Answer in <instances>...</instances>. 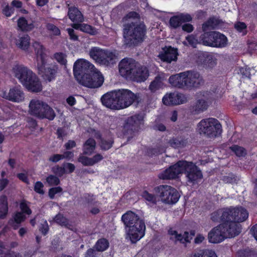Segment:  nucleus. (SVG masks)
<instances>
[{"label":"nucleus","instance_id":"f257e3e1","mask_svg":"<svg viewBox=\"0 0 257 257\" xmlns=\"http://www.w3.org/2000/svg\"><path fill=\"white\" fill-rule=\"evenodd\" d=\"M183 173H185L188 181L193 184L198 183L203 178L199 168L192 162L186 161H178L161 173L159 178L163 180L175 179Z\"/></svg>","mask_w":257,"mask_h":257},{"label":"nucleus","instance_id":"f03ea898","mask_svg":"<svg viewBox=\"0 0 257 257\" xmlns=\"http://www.w3.org/2000/svg\"><path fill=\"white\" fill-rule=\"evenodd\" d=\"M138 17L136 12H130L123 19V37L126 44H137L143 41L145 35V27L134 20Z\"/></svg>","mask_w":257,"mask_h":257},{"label":"nucleus","instance_id":"7ed1b4c3","mask_svg":"<svg viewBox=\"0 0 257 257\" xmlns=\"http://www.w3.org/2000/svg\"><path fill=\"white\" fill-rule=\"evenodd\" d=\"M118 68L122 77L137 82L145 81L149 76L147 68L132 58L122 59L118 64Z\"/></svg>","mask_w":257,"mask_h":257},{"label":"nucleus","instance_id":"20e7f679","mask_svg":"<svg viewBox=\"0 0 257 257\" xmlns=\"http://www.w3.org/2000/svg\"><path fill=\"white\" fill-rule=\"evenodd\" d=\"M248 216L247 210L242 207H229L222 208L213 212L211 215V218L214 221L225 222L228 225L235 224L240 228V225L236 222H240L245 221ZM231 227L232 225H230Z\"/></svg>","mask_w":257,"mask_h":257},{"label":"nucleus","instance_id":"39448f33","mask_svg":"<svg viewBox=\"0 0 257 257\" xmlns=\"http://www.w3.org/2000/svg\"><path fill=\"white\" fill-rule=\"evenodd\" d=\"M33 47L36 55V67L39 73L46 81H51L55 78L58 69V66L47 65L48 56L46 50L40 43L34 42Z\"/></svg>","mask_w":257,"mask_h":257},{"label":"nucleus","instance_id":"423d86ee","mask_svg":"<svg viewBox=\"0 0 257 257\" xmlns=\"http://www.w3.org/2000/svg\"><path fill=\"white\" fill-rule=\"evenodd\" d=\"M13 70L15 76L28 90L33 92L42 90L40 81L30 69L23 65H16Z\"/></svg>","mask_w":257,"mask_h":257},{"label":"nucleus","instance_id":"0eeeda50","mask_svg":"<svg viewBox=\"0 0 257 257\" xmlns=\"http://www.w3.org/2000/svg\"><path fill=\"white\" fill-rule=\"evenodd\" d=\"M232 226L228 223L222 222L218 226L212 228L208 233V239L210 243H218L227 237H232L240 233V228L235 224Z\"/></svg>","mask_w":257,"mask_h":257},{"label":"nucleus","instance_id":"6e6552de","mask_svg":"<svg viewBox=\"0 0 257 257\" xmlns=\"http://www.w3.org/2000/svg\"><path fill=\"white\" fill-rule=\"evenodd\" d=\"M28 111L31 115L40 118L53 120L55 117L54 110L46 102L37 99L30 101Z\"/></svg>","mask_w":257,"mask_h":257},{"label":"nucleus","instance_id":"1a4fd4ad","mask_svg":"<svg viewBox=\"0 0 257 257\" xmlns=\"http://www.w3.org/2000/svg\"><path fill=\"white\" fill-rule=\"evenodd\" d=\"M154 192L159 198V201L165 204H174L178 201L180 198L178 191L171 186L167 185L155 187Z\"/></svg>","mask_w":257,"mask_h":257},{"label":"nucleus","instance_id":"9d476101","mask_svg":"<svg viewBox=\"0 0 257 257\" xmlns=\"http://www.w3.org/2000/svg\"><path fill=\"white\" fill-rule=\"evenodd\" d=\"M197 131L201 135H204L210 138L214 137L221 133V125L215 118L204 119L198 123Z\"/></svg>","mask_w":257,"mask_h":257},{"label":"nucleus","instance_id":"9b49d317","mask_svg":"<svg viewBox=\"0 0 257 257\" xmlns=\"http://www.w3.org/2000/svg\"><path fill=\"white\" fill-rule=\"evenodd\" d=\"M89 55L96 63L105 66L113 64L117 58L115 52L97 47L91 48Z\"/></svg>","mask_w":257,"mask_h":257},{"label":"nucleus","instance_id":"f8f14e48","mask_svg":"<svg viewBox=\"0 0 257 257\" xmlns=\"http://www.w3.org/2000/svg\"><path fill=\"white\" fill-rule=\"evenodd\" d=\"M81 85L88 88H97L102 85L104 78L101 73L96 70L93 72L83 75L76 78Z\"/></svg>","mask_w":257,"mask_h":257},{"label":"nucleus","instance_id":"ddd939ff","mask_svg":"<svg viewBox=\"0 0 257 257\" xmlns=\"http://www.w3.org/2000/svg\"><path fill=\"white\" fill-rule=\"evenodd\" d=\"M218 98L213 91H201L198 93L197 100L194 106V110L200 111L206 110L209 105L214 100Z\"/></svg>","mask_w":257,"mask_h":257},{"label":"nucleus","instance_id":"4468645a","mask_svg":"<svg viewBox=\"0 0 257 257\" xmlns=\"http://www.w3.org/2000/svg\"><path fill=\"white\" fill-rule=\"evenodd\" d=\"M119 109L131 105L138 98V95L127 89L115 90Z\"/></svg>","mask_w":257,"mask_h":257},{"label":"nucleus","instance_id":"2eb2a0df","mask_svg":"<svg viewBox=\"0 0 257 257\" xmlns=\"http://www.w3.org/2000/svg\"><path fill=\"white\" fill-rule=\"evenodd\" d=\"M184 89L196 88L203 83V78L199 73L188 70L183 72Z\"/></svg>","mask_w":257,"mask_h":257},{"label":"nucleus","instance_id":"dca6fc26","mask_svg":"<svg viewBox=\"0 0 257 257\" xmlns=\"http://www.w3.org/2000/svg\"><path fill=\"white\" fill-rule=\"evenodd\" d=\"M97 70L94 66L88 61L80 59L77 60L74 64L73 72L75 78L83 75L88 74L90 72Z\"/></svg>","mask_w":257,"mask_h":257},{"label":"nucleus","instance_id":"f3484780","mask_svg":"<svg viewBox=\"0 0 257 257\" xmlns=\"http://www.w3.org/2000/svg\"><path fill=\"white\" fill-rule=\"evenodd\" d=\"M145 230L144 221L140 222L126 229L127 236L132 243H136L144 236Z\"/></svg>","mask_w":257,"mask_h":257},{"label":"nucleus","instance_id":"a211bd4d","mask_svg":"<svg viewBox=\"0 0 257 257\" xmlns=\"http://www.w3.org/2000/svg\"><path fill=\"white\" fill-rule=\"evenodd\" d=\"M0 96L9 101L20 103L25 99V94L20 86H16L10 88L8 92L2 91Z\"/></svg>","mask_w":257,"mask_h":257},{"label":"nucleus","instance_id":"6ab92c4d","mask_svg":"<svg viewBox=\"0 0 257 257\" xmlns=\"http://www.w3.org/2000/svg\"><path fill=\"white\" fill-rule=\"evenodd\" d=\"M168 234L170 236V239L172 240L175 243L180 242L184 244L190 241L192 238V236L195 235V231L192 230L190 233L185 231L182 234L179 233L177 231L173 229H170L168 230Z\"/></svg>","mask_w":257,"mask_h":257},{"label":"nucleus","instance_id":"aec40b11","mask_svg":"<svg viewBox=\"0 0 257 257\" xmlns=\"http://www.w3.org/2000/svg\"><path fill=\"white\" fill-rule=\"evenodd\" d=\"M163 103L166 105H178L187 101L184 95L177 92L167 93L162 99Z\"/></svg>","mask_w":257,"mask_h":257},{"label":"nucleus","instance_id":"412c9836","mask_svg":"<svg viewBox=\"0 0 257 257\" xmlns=\"http://www.w3.org/2000/svg\"><path fill=\"white\" fill-rule=\"evenodd\" d=\"M101 100L103 105L106 107L111 109H120L115 90L104 94Z\"/></svg>","mask_w":257,"mask_h":257},{"label":"nucleus","instance_id":"4be33fe9","mask_svg":"<svg viewBox=\"0 0 257 257\" xmlns=\"http://www.w3.org/2000/svg\"><path fill=\"white\" fill-rule=\"evenodd\" d=\"M199 61L205 68H212L217 64V58L215 54L208 52H201L198 56Z\"/></svg>","mask_w":257,"mask_h":257},{"label":"nucleus","instance_id":"5701e85b","mask_svg":"<svg viewBox=\"0 0 257 257\" xmlns=\"http://www.w3.org/2000/svg\"><path fill=\"white\" fill-rule=\"evenodd\" d=\"M121 220L126 229L135 225L138 222L144 221L137 214L131 211H128L123 214L121 216Z\"/></svg>","mask_w":257,"mask_h":257},{"label":"nucleus","instance_id":"b1692460","mask_svg":"<svg viewBox=\"0 0 257 257\" xmlns=\"http://www.w3.org/2000/svg\"><path fill=\"white\" fill-rule=\"evenodd\" d=\"M177 50L171 47H166L164 51L159 55V57L164 62L171 63L177 59Z\"/></svg>","mask_w":257,"mask_h":257},{"label":"nucleus","instance_id":"393cba45","mask_svg":"<svg viewBox=\"0 0 257 257\" xmlns=\"http://www.w3.org/2000/svg\"><path fill=\"white\" fill-rule=\"evenodd\" d=\"M192 18L188 14H181L180 15L172 17L169 21V24L171 28L176 29L179 27L184 22H190Z\"/></svg>","mask_w":257,"mask_h":257},{"label":"nucleus","instance_id":"a878e982","mask_svg":"<svg viewBox=\"0 0 257 257\" xmlns=\"http://www.w3.org/2000/svg\"><path fill=\"white\" fill-rule=\"evenodd\" d=\"M212 38L214 39L213 43H212L213 47L222 48L227 45V38L219 32L213 31Z\"/></svg>","mask_w":257,"mask_h":257},{"label":"nucleus","instance_id":"bb28decb","mask_svg":"<svg viewBox=\"0 0 257 257\" xmlns=\"http://www.w3.org/2000/svg\"><path fill=\"white\" fill-rule=\"evenodd\" d=\"M183 75V72L171 76L169 79L170 84L173 87L184 89Z\"/></svg>","mask_w":257,"mask_h":257},{"label":"nucleus","instance_id":"cd10ccee","mask_svg":"<svg viewBox=\"0 0 257 257\" xmlns=\"http://www.w3.org/2000/svg\"><path fill=\"white\" fill-rule=\"evenodd\" d=\"M169 144L174 148H182L187 146L189 142L187 138L180 136L170 140Z\"/></svg>","mask_w":257,"mask_h":257},{"label":"nucleus","instance_id":"c85d7f7f","mask_svg":"<svg viewBox=\"0 0 257 257\" xmlns=\"http://www.w3.org/2000/svg\"><path fill=\"white\" fill-rule=\"evenodd\" d=\"M68 15L70 19L73 22L81 23L84 20L83 17L81 13L75 7L69 8Z\"/></svg>","mask_w":257,"mask_h":257},{"label":"nucleus","instance_id":"c756f323","mask_svg":"<svg viewBox=\"0 0 257 257\" xmlns=\"http://www.w3.org/2000/svg\"><path fill=\"white\" fill-rule=\"evenodd\" d=\"M30 39L28 35H24L18 37L16 39L15 43L16 46L23 50L28 49L30 44Z\"/></svg>","mask_w":257,"mask_h":257},{"label":"nucleus","instance_id":"7c9ffc66","mask_svg":"<svg viewBox=\"0 0 257 257\" xmlns=\"http://www.w3.org/2000/svg\"><path fill=\"white\" fill-rule=\"evenodd\" d=\"M72 26L75 29H79L80 31L92 35H94L97 34V31L94 28L86 24H73Z\"/></svg>","mask_w":257,"mask_h":257},{"label":"nucleus","instance_id":"2f4dec72","mask_svg":"<svg viewBox=\"0 0 257 257\" xmlns=\"http://www.w3.org/2000/svg\"><path fill=\"white\" fill-rule=\"evenodd\" d=\"M8 212L7 197L3 195L0 197V218H4Z\"/></svg>","mask_w":257,"mask_h":257},{"label":"nucleus","instance_id":"473e14b6","mask_svg":"<svg viewBox=\"0 0 257 257\" xmlns=\"http://www.w3.org/2000/svg\"><path fill=\"white\" fill-rule=\"evenodd\" d=\"M95 141L92 139L87 140L83 146V153L90 155L95 149Z\"/></svg>","mask_w":257,"mask_h":257},{"label":"nucleus","instance_id":"72a5a7b5","mask_svg":"<svg viewBox=\"0 0 257 257\" xmlns=\"http://www.w3.org/2000/svg\"><path fill=\"white\" fill-rule=\"evenodd\" d=\"M19 28L23 31H29L32 30L34 26L31 22H28L24 18H20L18 21Z\"/></svg>","mask_w":257,"mask_h":257},{"label":"nucleus","instance_id":"f704fd0d","mask_svg":"<svg viewBox=\"0 0 257 257\" xmlns=\"http://www.w3.org/2000/svg\"><path fill=\"white\" fill-rule=\"evenodd\" d=\"M144 117L141 114H136L128 118L127 123L130 126H138L143 121Z\"/></svg>","mask_w":257,"mask_h":257},{"label":"nucleus","instance_id":"c9c22d12","mask_svg":"<svg viewBox=\"0 0 257 257\" xmlns=\"http://www.w3.org/2000/svg\"><path fill=\"white\" fill-rule=\"evenodd\" d=\"M213 32L204 33L200 37L201 43L205 46L213 47L212 43H213L214 39L212 38Z\"/></svg>","mask_w":257,"mask_h":257},{"label":"nucleus","instance_id":"e433bc0d","mask_svg":"<svg viewBox=\"0 0 257 257\" xmlns=\"http://www.w3.org/2000/svg\"><path fill=\"white\" fill-rule=\"evenodd\" d=\"M163 86V80L160 77H157L155 79L151 82L149 86V89L153 92L156 91Z\"/></svg>","mask_w":257,"mask_h":257},{"label":"nucleus","instance_id":"4c0bfd02","mask_svg":"<svg viewBox=\"0 0 257 257\" xmlns=\"http://www.w3.org/2000/svg\"><path fill=\"white\" fill-rule=\"evenodd\" d=\"M219 24L218 20L212 18H210L206 22L202 25V29L204 31L215 28Z\"/></svg>","mask_w":257,"mask_h":257},{"label":"nucleus","instance_id":"58836bf2","mask_svg":"<svg viewBox=\"0 0 257 257\" xmlns=\"http://www.w3.org/2000/svg\"><path fill=\"white\" fill-rule=\"evenodd\" d=\"M142 197L150 204H155L159 201V198L157 195L155 196L146 191L143 192Z\"/></svg>","mask_w":257,"mask_h":257},{"label":"nucleus","instance_id":"ea45409f","mask_svg":"<svg viewBox=\"0 0 257 257\" xmlns=\"http://www.w3.org/2000/svg\"><path fill=\"white\" fill-rule=\"evenodd\" d=\"M108 241L104 238H101L96 242L94 248L97 251H103L105 250L108 247Z\"/></svg>","mask_w":257,"mask_h":257},{"label":"nucleus","instance_id":"a19ab883","mask_svg":"<svg viewBox=\"0 0 257 257\" xmlns=\"http://www.w3.org/2000/svg\"><path fill=\"white\" fill-rule=\"evenodd\" d=\"M66 57V55L62 52H57L54 55V58L61 65L64 66H66L67 62Z\"/></svg>","mask_w":257,"mask_h":257},{"label":"nucleus","instance_id":"79ce46f5","mask_svg":"<svg viewBox=\"0 0 257 257\" xmlns=\"http://www.w3.org/2000/svg\"><path fill=\"white\" fill-rule=\"evenodd\" d=\"M230 149L238 157H243L246 154V150L241 147L233 145Z\"/></svg>","mask_w":257,"mask_h":257},{"label":"nucleus","instance_id":"37998d69","mask_svg":"<svg viewBox=\"0 0 257 257\" xmlns=\"http://www.w3.org/2000/svg\"><path fill=\"white\" fill-rule=\"evenodd\" d=\"M234 28L242 35H244L247 33V26L243 22H238L234 24Z\"/></svg>","mask_w":257,"mask_h":257},{"label":"nucleus","instance_id":"c03bdc74","mask_svg":"<svg viewBox=\"0 0 257 257\" xmlns=\"http://www.w3.org/2000/svg\"><path fill=\"white\" fill-rule=\"evenodd\" d=\"M239 73L245 77L250 78L252 75L254 74L255 71L253 68L245 67L240 68Z\"/></svg>","mask_w":257,"mask_h":257},{"label":"nucleus","instance_id":"a18cd8bd","mask_svg":"<svg viewBox=\"0 0 257 257\" xmlns=\"http://www.w3.org/2000/svg\"><path fill=\"white\" fill-rule=\"evenodd\" d=\"M54 221L58 224L68 227L69 222L67 218L62 214L57 215L54 219Z\"/></svg>","mask_w":257,"mask_h":257},{"label":"nucleus","instance_id":"49530a36","mask_svg":"<svg viewBox=\"0 0 257 257\" xmlns=\"http://www.w3.org/2000/svg\"><path fill=\"white\" fill-rule=\"evenodd\" d=\"M186 41L183 42V44L186 46H191L193 47H196L198 44L197 40L193 35H189L186 38Z\"/></svg>","mask_w":257,"mask_h":257},{"label":"nucleus","instance_id":"de8ad7c7","mask_svg":"<svg viewBox=\"0 0 257 257\" xmlns=\"http://www.w3.org/2000/svg\"><path fill=\"white\" fill-rule=\"evenodd\" d=\"M193 257H217L215 252L212 250H205L201 253L195 254Z\"/></svg>","mask_w":257,"mask_h":257},{"label":"nucleus","instance_id":"09e8293b","mask_svg":"<svg viewBox=\"0 0 257 257\" xmlns=\"http://www.w3.org/2000/svg\"><path fill=\"white\" fill-rule=\"evenodd\" d=\"M20 208L23 213H25L28 215H30L32 213V211L29 208L28 202L25 200H23L21 202Z\"/></svg>","mask_w":257,"mask_h":257},{"label":"nucleus","instance_id":"8fccbe9b","mask_svg":"<svg viewBox=\"0 0 257 257\" xmlns=\"http://www.w3.org/2000/svg\"><path fill=\"white\" fill-rule=\"evenodd\" d=\"M78 161L84 166H93L91 158L80 155L78 159Z\"/></svg>","mask_w":257,"mask_h":257},{"label":"nucleus","instance_id":"3c124183","mask_svg":"<svg viewBox=\"0 0 257 257\" xmlns=\"http://www.w3.org/2000/svg\"><path fill=\"white\" fill-rule=\"evenodd\" d=\"M47 29L51 35H59L60 34V30L53 24H48Z\"/></svg>","mask_w":257,"mask_h":257},{"label":"nucleus","instance_id":"603ef678","mask_svg":"<svg viewBox=\"0 0 257 257\" xmlns=\"http://www.w3.org/2000/svg\"><path fill=\"white\" fill-rule=\"evenodd\" d=\"M113 141L111 139L108 140H102L100 143V147L102 150H106L110 149L112 145Z\"/></svg>","mask_w":257,"mask_h":257},{"label":"nucleus","instance_id":"864d4df0","mask_svg":"<svg viewBox=\"0 0 257 257\" xmlns=\"http://www.w3.org/2000/svg\"><path fill=\"white\" fill-rule=\"evenodd\" d=\"M13 218L15 222L18 224L24 221L26 219L25 215H24L23 213L20 212H16L14 215Z\"/></svg>","mask_w":257,"mask_h":257},{"label":"nucleus","instance_id":"5fc2aeb1","mask_svg":"<svg viewBox=\"0 0 257 257\" xmlns=\"http://www.w3.org/2000/svg\"><path fill=\"white\" fill-rule=\"evenodd\" d=\"M46 181L50 185H57L60 182L58 178L54 175L48 176L46 179Z\"/></svg>","mask_w":257,"mask_h":257},{"label":"nucleus","instance_id":"6e6d98bb","mask_svg":"<svg viewBox=\"0 0 257 257\" xmlns=\"http://www.w3.org/2000/svg\"><path fill=\"white\" fill-rule=\"evenodd\" d=\"M53 172L59 176H62L64 174L67 173V171L64 168L63 165L62 167H55L53 168Z\"/></svg>","mask_w":257,"mask_h":257},{"label":"nucleus","instance_id":"4d7b16f0","mask_svg":"<svg viewBox=\"0 0 257 257\" xmlns=\"http://www.w3.org/2000/svg\"><path fill=\"white\" fill-rule=\"evenodd\" d=\"M43 188L44 185L43 183L40 181H38L36 182L35 184L34 190L39 194H43L44 193Z\"/></svg>","mask_w":257,"mask_h":257},{"label":"nucleus","instance_id":"13d9d810","mask_svg":"<svg viewBox=\"0 0 257 257\" xmlns=\"http://www.w3.org/2000/svg\"><path fill=\"white\" fill-rule=\"evenodd\" d=\"M62 191L60 187H54L50 189L49 191V195L50 198H54L55 194L61 192Z\"/></svg>","mask_w":257,"mask_h":257},{"label":"nucleus","instance_id":"bf43d9fd","mask_svg":"<svg viewBox=\"0 0 257 257\" xmlns=\"http://www.w3.org/2000/svg\"><path fill=\"white\" fill-rule=\"evenodd\" d=\"M151 151V153H149V155H157L159 154H162L163 153L165 152V148L164 147H159L156 148H154L152 150H150Z\"/></svg>","mask_w":257,"mask_h":257},{"label":"nucleus","instance_id":"052dcab7","mask_svg":"<svg viewBox=\"0 0 257 257\" xmlns=\"http://www.w3.org/2000/svg\"><path fill=\"white\" fill-rule=\"evenodd\" d=\"M205 240V235L202 233H198L194 238V242L195 244H199Z\"/></svg>","mask_w":257,"mask_h":257},{"label":"nucleus","instance_id":"680f3d73","mask_svg":"<svg viewBox=\"0 0 257 257\" xmlns=\"http://www.w3.org/2000/svg\"><path fill=\"white\" fill-rule=\"evenodd\" d=\"M63 159V156L60 154H54L49 158V161L53 163H57Z\"/></svg>","mask_w":257,"mask_h":257},{"label":"nucleus","instance_id":"e2e57ef3","mask_svg":"<svg viewBox=\"0 0 257 257\" xmlns=\"http://www.w3.org/2000/svg\"><path fill=\"white\" fill-rule=\"evenodd\" d=\"M63 166H64V168L67 171V173H69L73 172L75 169V166L73 164L70 163H64Z\"/></svg>","mask_w":257,"mask_h":257},{"label":"nucleus","instance_id":"0e129e2a","mask_svg":"<svg viewBox=\"0 0 257 257\" xmlns=\"http://www.w3.org/2000/svg\"><path fill=\"white\" fill-rule=\"evenodd\" d=\"M247 44L248 47V51L249 53L251 54L255 50L256 47L257 46L256 43L254 41H248Z\"/></svg>","mask_w":257,"mask_h":257},{"label":"nucleus","instance_id":"69168bd1","mask_svg":"<svg viewBox=\"0 0 257 257\" xmlns=\"http://www.w3.org/2000/svg\"><path fill=\"white\" fill-rule=\"evenodd\" d=\"M103 156L99 154H96L93 157L91 158L92 160V163H93V165L94 164L99 162L103 159Z\"/></svg>","mask_w":257,"mask_h":257},{"label":"nucleus","instance_id":"338daca9","mask_svg":"<svg viewBox=\"0 0 257 257\" xmlns=\"http://www.w3.org/2000/svg\"><path fill=\"white\" fill-rule=\"evenodd\" d=\"M14 12V9L9 6H7L3 10V14L7 17H10Z\"/></svg>","mask_w":257,"mask_h":257},{"label":"nucleus","instance_id":"774afa93","mask_svg":"<svg viewBox=\"0 0 257 257\" xmlns=\"http://www.w3.org/2000/svg\"><path fill=\"white\" fill-rule=\"evenodd\" d=\"M49 227L48 224L46 221H44V223L42 224L41 227H40V230L42 233L44 234H46L48 231Z\"/></svg>","mask_w":257,"mask_h":257}]
</instances>
